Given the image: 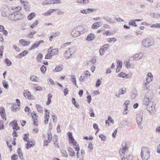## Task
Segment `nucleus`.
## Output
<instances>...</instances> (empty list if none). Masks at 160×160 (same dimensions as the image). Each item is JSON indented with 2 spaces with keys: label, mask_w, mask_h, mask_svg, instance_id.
<instances>
[{
  "label": "nucleus",
  "mask_w": 160,
  "mask_h": 160,
  "mask_svg": "<svg viewBox=\"0 0 160 160\" xmlns=\"http://www.w3.org/2000/svg\"><path fill=\"white\" fill-rule=\"evenodd\" d=\"M102 82L99 79H98L96 82V83L95 85V87H99L101 84Z\"/></svg>",
  "instance_id": "nucleus-50"
},
{
  "label": "nucleus",
  "mask_w": 160,
  "mask_h": 160,
  "mask_svg": "<svg viewBox=\"0 0 160 160\" xmlns=\"http://www.w3.org/2000/svg\"><path fill=\"white\" fill-rule=\"evenodd\" d=\"M36 106L38 111L39 112H41L42 111V108L41 106L39 104H37Z\"/></svg>",
  "instance_id": "nucleus-63"
},
{
  "label": "nucleus",
  "mask_w": 160,
  "mask_h": 160,
  "mask_svg": "<svg viewBox=\"0 0 160 160\" xmlns=\"http://www.w3.org/2000/svg\"><path fill=\"white\" fill-rule=\"evenodd\" d=\"M148 83L147 82L144 83L143 88L144 89L147 90L148 89L149 87Z\"/></svg>",
  "instance_id": "nucleus-60"
},
{
  "label": "nucleus",
  "mask_w": 160,
  "mask_h": 160,
  "mask_svg": "<svg viewBox=\"0 0 160 160\" xmlns=\"http://www.w3.org/2000/svg\"><path fill=\"white\" fill-rule=\"evenodd\" d=\"M0 114L2 118L5 121H6L7 119L6 118L5 109L2 107L0 108Z\"/></svg>",
  "instance_id": "nucleus-8"
},
{
  "label": "nucleus",
  "mask_w": 160,
  "mask_h": 160,
  "mask_svg": "<svg viewBox=\"0 0 160 160\" xmlns=\"http://www.w3.org/2000/svg\"><path fill=\"white\" fill-rule=\"evenodd\" d=\"M18 156L15 154H14L12 156L11 158L12 160H16L18 159Z\"/></svg>",
  "instance_id": "nucleus-64"
},
{
  "label": "nucleus",
  "mask_w": 160,
  "mask_h": 160,
  "mask_svg": "<svg viewBox=\"0 0 160 160\" xmlns=\"http://www.w3.org/2000/svg\"><path fill=\"white\" fill-rule=\"evenodd\" d=\"M135 22V20H131L128 23V25L130 26L137 27V25L136 24Z\"/></svg>",
  "instance_id": "nucleus-39"
},
{
  "label": "nucleus",
  "mask_w": 160,
  "mask_h": 160,
  "mask_svg": "<svg viewBox=\"0 0 160 160\" xmlns=\"http://www.w3.org/2000/svg\"><path fill=\"white\" fill-rule=\"evenodd\" d=\"M32 114L33 121H35L37 120L38 117L36 113V112H34L32 113Z\"/></svg>",
  "instance_id": "nucleus-34"
},
{
  "label": "nucleus",
  "mask_w": 160,
  "mask_h": 160,
  "mask_svg": "<svg viewBox=\"0 0 160 160\" xmlns=\"http://www.w3.org/2000/svg\"><path fill=\"white\" fill-rule=\"evenodd\" d=\"M5 62L8 66H10L12 65V62L10 60L7 58L5 60Z\"/></svg>",
  "instance_id": "nucleus-38"
},
{
  "label": "nucleus",
  "mask_w": 160,
  "mask_h": 160,
  "mask_svg": "<svg viewBox=\"0 0 160 160\" xmlns=\"http://www.w3.org/2000/svg\"><path fill=\"white\" fill-rule=\"evenodd\" d=\"M52 55H54L58 54L59 52L58 49L54 48L52 50L51 52H50Z\"/></svg>",
  "instance_id": "nucleus-30"
},
{
  "label": "nucleus",
  "mask_w": 160,
  "mask_h": 160,
  "mask_svg": "<svg viewBox=\"0 0 160 160\" xmlns=\"http://www.w3.org/2000/svg\"><path fill=\"white\" fill-rule=\"evenodd\" d=\"M137 122L138 125H140L142 123V115L137 114L136 116Z\"/></svg>",
  "instance_id": "nucleus-13"
},
{
  "label": "nucleus",
  "mask_w": 160,
  "mask_h": 160,
  "mask_svg": "<svg viewBox=\"0 0 160 160\" xmlns=\"http://www.w3.org/2000/svg\"><path fill=\"white\" fill-rule=\"evenodd\" d=\"M88 31V28L85 27H83L82 26L81 29V34L84 33Z\"/></svg>",
  "instance_id": "nucleus-52"
},
{
  "label": "nucleus",
  "mask_w": 160,
  "mask_h": 160,
  "mask_svg": "<svg viewBox=\"0 0 160 160\" xmlns=\"http://www.w3.org/2000/svg\"><path fill=\"white\" fill-rule=\"evenodd\" d=\"M109 47V45L108 44H106L102 46L100 50L99 53L101 55H102L104 53L105 51Z\"/></svg>",
  "instance_id": "nucleus-9"
},
{
  "label": "nucleus",
  "mask_w": 160,
  "mask_h": 160,
  "mask_svg": "<svg viewBox=\"0 0 160 160\" xmlns=\"http://www.w3.org/2000/svg\"><path fill=\"white\" fill-rule=\"evenodd\" d=\"M95 38V35L93 34L90 33L88 35L86 40L88 41H91L93 40Z\"/></svg>",
  "instance_id": "nucleus-21"
},
{
  "label": "nucleus",
  "mask_w": 160,
  "mask_h": 160,
  "mask_svg": "<svg viewBox=\"0 0 160 160\" xmlns=\"http://www.w3.org/2000/svg\"><path fill=\"white\" fill-rule=\"evenodd\" d=\"M142 44L144 47L149 48L154 44L153 40L148 38H146L142 40Z\"/></svg>",
  "instance_id": "nucleus-6"
},
{
  "label": "nucleus",
  "mask_w": 160,
  "mask_h": 160,
  "mask_svg": "<svg viewBox=\"0 0 160 160\" xmlns=\"http://www.w3.org/2000/svg\"><path fill=\"white\" fill-rule=\"evenodd\" d=\"M61 3L60 0H50V3L51 4H59Z\"/></svg>",
  "instance_id": "nucleus-33"
},
{
  "label": "nucleus",
  "mask_w": 160,
  "mask_h": 160,
  "mask_svg": "<svg viewBox=\"0 0 160 160\" xmlns=\"http://www.w3.org/2000/svg\"><path fill=\"white\" fill-rule=\"evenodd\" d=\"M126 92V89L125 88H122L119 90L118 93H116L115 95L117 97H119L120 95L124 94Z\"/></svg>",
  "instance_id": "nucleus-16"
},
{
  "label": "nucleus",
  "mask_w": 160,
  "mask_h": 160,
  "mask_svg": "<svg viewBox=\"0 0 160 160\" xmlns=\"http://www.w3.org/2000/svg\"><path fill=\"white\" fill-rule=\"evenodd\" d=\"M48 83L49 84L54 85L55 84L54 82L51 78H49L48 79Z\"/></svg>",
  "instance_id": "nucleus-54"
},
{
  "label": "nucleus",
  "mask_w": 160,
  "mask_h": 160,
  "mask_svg": "<svg viewBox=\"0 0 160 160\" xmlns=\"http://www.w3.org/2000/svg\"><path fill=\"white\" fill-rule=\"evenodd\" d=\"M103 18L105 20L107 21L110 23H114L112 19L109 17H103Z\"/></svg>",
  "instance_id": "nucleus-32"
},
{
  "label": "nucleus",
  "mask_w": 160,
  "mask_h": 160,
  "mask_svg": "<svg viewBox=\"0 0 160 160\" xmlns=\"http://www.w3.org/2000/svg\"><path fill=\"white\" fill-rule=\"evenodd\" d=\"M30 80L33 82H37L38 81V77L34 75H32L31 76Z\"/></svg>",
  "instance_id": "nucleus-29"
},
{
  "label": "nucleus",
  "mask_w": 160,
  "mask_h": 160,
  "mask_svg": "<svg viewBox=\"0 0 160 160\" xmlns=\"http://www.w3.org/2000/svg\"><path fill=\"white\" fill-rule=\"evenodd\" d=\"M99 137L101 138L102 140L105 141L106 139V137L103 134H101L99 135Z\"/></svg>",
  "instance_id": "nucleus-62"
},
{
  "label": "nucleus",
  "mask_w": 160,
  "mask_h": 160,
  "mask_svg": "<svg viewBox=\"0 0 160 160\" xmlns=\"http://www.w3.org/2000/svg\"><path fill=\"white\" fill-rule=\"evenodd\" d=\"M2 84L3 87L6 89H7L8 88V82L5 81H4L2 82Z\"/></svg>",
  "instance_id": "nucleus-46"
},
{
  "label": "nucleus",
  "mask_w": 160,
  "mask_h": 160,
  "mask_svg": "<svg viewBox=\"0 0 160 160\" xmlns=\"http://www.w3.org/2000/svg\"><path fill=\"white\" fill-rule=\"evenodd\" d=\"M69 142L70 143H72V144L74 146V147H77V146H79L78 144H77V142L76 141L74 138H73L72 140H71Z\"/></svg>",
  "instance_id": "nucleus-36"
},
{
  "label": "nucleus",
  "mask_w": 160,
  "mask_h": 160,
  "mask_svg": "<svg viewBox=\"0 0 160 160\" xmlns=\"http://www.w3.org/2000/svg\"><path fill=\"white\" fill-rule=\"evenodd\" d=\"M23 94L26 99L30 100L34 99V97L31 95V92L29 91H27L25 92Z\"/></svg>",
  "instance_id": "nucleus-11"
},
{
  "label": "nucleus",
  "mask_w": 160,
  "mask_h": 160,
  "mask_svg": "<svg viewBox=\"0 0 160 160\" xmlns=\"http://www.w3.org/2000/svg\"><path fill=\"white\" fill-rule=\"evenodd\" d=\"M40 69L42 73H44L46 70V67L44 65H42L40 68Z\"/></svg>",
  "instance_id": "nucleus-56"
},
{
  "label": "nucleus",
  "mask_w": 160,
  "mask_h": 160,
  "mask_svg": "<svg viewBox=\"0 0 160 160\" xmlns=\"http://www.w3.org/2000/svg\"><path fill=\"white\" fill-rule=\"evenodd\" d=\"M39 46V44L38 42H37L36 43L33 44L31 48L29 49V50H31L33 49L36 48L38 47Z\"/></svg>",
  "instance_id": "nucleus-35"
},
{
  "label": "nucleus",
  "mask_w": 160,
  "mask_h": 160,
  "mask_svg": "<svg viewBox=\"0 0 160 160\" xmlns=\"http://www.w3.org/2000/svg\"><path fill=\"white\" fill-rule=\"evenodd\" d=\"M11 124L14 131L17 130L20 128L19 127H18V125L16 120H14L12 122H11L10 123L9 125H10Z\"/></svg>",
  "instance_id": "nucleus-10"
},
{
  "label": "nucleus",
  "mask_w": 160,
  "mask_h": 160,
  "mask_svg": "<svg viewBox=\"0 0 160 160\" xmlns=\"http://www.w3.org/2000/svg\"><path fill=\"white\" fill-rule=\"evenodd\" d=\"M49 116L48 114L46 113L45 116V121L44 123L45 124H47L49 119Z\"/></svg>",
  "instance_id": "nucleus-42"
},
{
  "label": "nucleus",
  "mask_w": 160,
  "mask_h": 160,
  "mask_svg": "<svg viewBox=\"0 0 160 160\" xmlns=\"http://www.w3.org/2000/svg\"><path fill=\"white\" fill-rule=\"evenodd\" d=\"M150 152L148 147H143L141 149V157L142 160H148L150 157Z\"/></svg>",
  "instance_id": "nucleus-3"
},
{
  "label": "nucleus",
  "mask_w": 160,
  "mask_h": 160,
  "mask_svg": "<svg viewBox=\"0 0 160 160\" xmlns=\"http://www.w3.org/2000/svg\"><path fill=\"white\" fill-rule=\"evenodd\" d=\"M75 149L77 151V158H78L79 157V151L80 149V148L79 146H77V147H74Z\"/></svg>",
  "instance_id": "nucleus-37"
},
{
  "label": "nucleus",
  "mask_w": 160,
  "mask_h": 160,
  "mask_svg": "<svg viewBox=\"0 0 160 160\" xmlns=\"http://www.w3.org/2000/svg\"><path fill=\"white\" fill-rule=\"evenodd\" d=\"M52 139V134L51 132H48V141L50 142Z\"/></svg>",
  "instance_id": "nucleus-51"
},
{
  "label": "nucleus",
  "mask_w": 160,
  "mask_h": 160,
  "mask_svg": "<svg viewBox=\"0 0 160 160\" xmlns=\"http://www.w3.org/2000/svg\"><path fill=\"white\" fill-rule=\"evenodd\" d=\"M71 36L74 38H76L79 36L80 33H79L75 28L73 29L71 32Z\"/></svg>",
  "instance_id": "nucleus-12"
},
{
  "label": "nucleus",
  "mask_w": 160,
  "mask_h": 160,
  "mask_svg": "<svg viewBox=\"0 0 160 160\" xmlns=\"http://www.w3.org/2000/svg\"><path fill=\"white\" fill-rule=\"evenodd\" d=\"M153 79V76L151 72H149L147 75V77L146 79V82H151Z\"/></svg>",
  "instance_id": "nucleus-17"
},
{
  "label": "nucleus",
  "mask_w": 160,
  "mask_h": 160,
  "mask_svg": "<svg viewBox=\"0 0 160 160\" xmlns=\"http://www.w3.org/2000/svg\"><path fill=\"white\" fill-rule=\"evenodd\" d=\"M62 153L63 157L65 158H68V154L66 151H62Z\"/></svg>",
  "instance_id": "nucleus-58"
},
{
  "label": "nucleus",
  "mask_w": 160,
  "mask_h": 160,
  "mask_svg": "<svg viewBox=\"0 0 160 160\" xmlns=\"http://www.w3.org/2000/svg\"><path fill=\"white\" fill-rule=\"evenodd\" d=\"M71 42H66L65 43H63V44H62L60 47V48H62L65 47H66L67 46H68V45H69L71 44Z\"/></svg>",
  "instance_id": "nucleus-47"
},
{
  "label": "nucleus",
  "mask_w": 160,
  "mask_h": 160,
  "mask_svg": "<svg viewBox=\"0 0 160 160\" xmlns=\"http://www.w3.org/2000/svg\"><path fill=\"white\" fill-rule=\"evenodd\" d=\"M24 15L19 12H11L8 16L9 20L12 22H15L22 20Z\"/></svg>",
  "instance_id": "nucleus-2"
},
{
  "label": "nucleus",
  "mask_w": 160,
  "mask_h": 160,
  "mask_svg": "<svg viewBox=\"0 0 160 160\" xmlns=\"http://www.w3.org/2000/svg\"><path fill=\"white\" fill-rule=\"evenodd\" d=\"M22 7L20 6H18L16 7H14L11 8L12 10H13L14 12H19L22 9Z\"/></svg>",
  "instance_id": "nucleus-28"
},
{
  "label": "nucleus",
  "mask_w": 160,
  "mask_h": 160,
  "mask_svg": "<svg viewBox=\"0 0 160 160\" xmlns=\"http://www.w3.org/2000/svg\"><path fill=\"white\" fill-rule=\"evenodd\" d=\"M76 52V48L74 47H72L66 50L64 53V57L66 59H68L71 58L72 55Z\"/></svg>",
  "instance_id": "nucleus-5"
},
{
  "label": "nucleus",
  "mask_w": 160,
  "mask_h": 160,
  "mask_svg": "<svg viewBox=\"0 0 160 160\" xmlns=\"http://www.w3.org/2000/svg\"><path fill=\"white\" fill-rule=\"evenodd\" d=\"M122 147L120 148L119 153L121 155L122 160H131L132 158V155L128 153V150L127 146L125 145H122Z\"/></svg>",
  "instance_id": "nucleus-1"
},
{
  "label": "nucleus",
  "mask_w": 160,
  "mask_h": 160,
  "mask_svg": "<svg viewBox=\"0 0 160 160\" xmlns=\"http://www.w3.org/2000/svg\"><path fill=\"white\" fill-rule=\"evenodd\" d=\"M21 4H23L24 9L27 11H29L30 10L29 7L27 2H22Z\"/></svg>",
  "instance_id": "nucleus-24"
},
{
  "label": "nucleus",
  "mask_w": 160,
  "mask_h": 160,
  "mask_svg": "<svg viewBox=\"0 0 160 160\" xmlns=\"http://www.w3.org/2000/svg\"><path fill=\"white\" fill-rule=\"evenodd\" d=\"M38 21L37 20L35 22H34L32 25H31L30 27L32 28H34L36 26L38 25Z\"/></svg>",
  "instance_id": "nucleus-61"
},
{
  "label": "nucleus",
  "mask_w": 160,
  "mask_h": 160,
  "mask_svg": "<svg viewBox=\"0 0 160 160\" xmlns=\"http://www.w3.org/2000/svg\"><path fill=\"white\" fill-rule=\"evenodd\" d=\"M36 13L34 12H32L29 14L27 18L28 20H31L33 18L36 16Z\"/></svg>",
  "instance_id": "nucleus-26"
},
{
  "label": "nucleus",
  "mask_w": 160,
  "mask_h": 160,
  "mask_svg": "<svg viewBox=\"0 0 160 160\" xmlns=\"http://www.w3.org/2000/svg\"><path fill=\"white\" fill-rule=\"evenodd\" d=\"M62 69V68L60 66H57L53 70L54 72H59L61 71Z\"/></svg>",
  "instance_id": "nucleus-45"
},
{
  "label": "nucleus",
  "mask_w": 160,
  "mask_h": 160,
  "mask_svg": "<svg viewBox=\"0 0 160 160\" xmlns=\"http://www.w3.org/2000/svg\"><path fill=\"white\" fill-rule=\"evenodd\" d=\"M19 109V107L18 106L14 105L12 107L11 109L14 112H16V110Z\"/></svg>",
  "instance_id": "nucleus-44"
},
{
  "label": "nucleus",
  "mask_w": 160,
  "mask_h": 160,
  "mask_svg": "<svg viewBox=\"0 0 160 160\" xmlns=\"http://www.w3.org/2000/svg\"><path fill=\"white\" fill-rule=\"evenodd\" d=\"M143 53L142 52H139L138 53L134 55L133 59L135 60H138L141 59L143 56Z\"/></svg>",
  "instance_id": "nucleus-15"
},
{
  "label": "nucleus",
  "mask_w": 160,
  "mask_h": 160,
  "mask_svg": "<svg viewBox=\"0 0 160 160\" xmlns=\"http://www.w3.org/2000/svg\"><path fill=\"white\" fill-rule=\"evenodd\" d=\"M52 58V55L51 53L48 51V53L46 55L45 58L46 59H51Z\"/></svg>",
  "instance_id": "nucleus-41"
},
{
  "label": "nucleus",
  "mask_w": 160,
  "mask_h": 160,
  "mask_svg": "<svg viewBox=\"0 0 160 160\" xmlns=\"http://www.w3.org/2000/svg\"><path fill=\"white\" fill-rule=\"evenodd\" d=\"M20 43L23 47H26L28 46L30 44L31 42L29 41H25L24 39H21L19 41Z\"/></svg>",
  "instance_id": "nucleus-14"
},
{
  "label": "nucleus",
  "mask_w": 160,
  "mask_h": 160,
  "mask_svg": "<svg viewBox=\"0 0 160 160\" xmlns=\"http://www.w3.org/2000/svg\"><path fill=\"white\" fill-rule=\"evenodd\" d=\"M129 103V101H126L123 105V108H128V106Z\"/></svg>",
  "instance_id": "nucleus-53"
},
{
  "label": "nucleus",
  "mask_w": 160,
  "mask_h": 160,
  "mask_svg": "<svg viewBox=\"0 0 160 160\" xmlns=\"http://www.w3.org/2000/svg\"><path fill=\"white\" fill-rule=\"evenodd\" d=\"M17 153L21 159V160H23V157L22 153L21 152V150L20 148H19L18 149Z\"/></svg>",
  "instance_id": "nucleus-25"
},
{
  "label": "nucleus",
  "mask_w": 160,
  "mask_h": 160,
  "mask_svg": "<svg viewBox=\"0 0 160 160\" xmlns=\"http://www.w3.org/2000/svg\"><path fill=\"white\" fill-rule=\"evenodd\" d=\"M137 95V93L136 91L134 90L132 92L131 94V97L132 99H134L136 96Z\"/></svg>",
  "instance_id": "nucleus-49"
},
{
  "label": "nucleus",
  "mask_w": 160,
  "mask_h": 160,
  "mask_svg": "<svg viewBox=\"0 0 160 160\" xmlns=\"http://www.w3.org/2000/svg\"><path fill=\"white\" fill-rule=\"evenodd\" d=\"M118 76L122 78H130L129 75L122 72L119 73L118 74Z\"/></svg>",
  "instance_id": "nucleus-22"
},
{
  "label": "nucleus",
  "mask_w": 160,
  "mask_h": 160,
  "mask_svg": "<svg viewBox=\"0 0 160 160\" xmlns=\"http://www.w3.org/2000/svg\"><path fill=\"white\" fill-rule=\"evenodd\" d=\"M29 134L28 133H26L24 135V137H23V140L26 141H27L29 139L28 136H29Z\"/></svg>",
  "instance_id": "nucleus-55"
},
{
  "label": "nucleus",
  "mask_w": 160,
  "mask_h": 160,
  "mask_svg": "<svg viewBox=\"0 0 160 160\" xmlns=\"http://www.w3.org/2000/svg\"><path fill=\"white\" fill-rule=\"evenodd\" d=\"M82 26L79 25L74 28L79 33H80V34H81V29Z\"/></svg>",
  "instance_id": "nucleus-43"
},
{
  "label": "nucleus",
  "mask_w": 160,
  "mask_h": 160,
  "mask_svg": "<svg viewBox=\"0 0 160 160\" xmlns=\"http://www.w3.org/2000/svg\"><path fill=\"white\" fill-rule=\"evenodd\" d=\"M59 33L58 32H56L52 35L51 36L49 40L51 42L52 41V39L54 38H55L57 36H58L59 35Z\"/></svg>",
  "instance_id": "nucleus-40"
},
{
  "label": "nucleus",
  "mask_w": 160,
  "mask_h": 160,
  "mask_svg": "<svg viewBox=\"0 0 160 160\" xmlns=\"http://www.w3.org/2000/svg\"><path fill=\"white\" fill-rule=\"evenodd\" d=\"M1 15L3 17H7L8 18V16L11 12L10 10L8 7L6 5H2L0 9Z\"/></svg>",
  "instance_id": "nucleus-4"
},
{
  "label": "nucleus",
  "mask_w": 160,
  "mask_h": 160,
  "mask_svg": "<svg viewBox=\"0 0 160 160\" xmlns=\"http://www.w3.org/2000/svg\"><path fill=\"white\" fill-rule=\"evenodd\" d=\"M43 57V55L42 53H39L38 54L37 57V61L38 62H41V59Z\"/></svg>",
  "instance_id": "nucleus-31"
},
{
  "label": "nucleus",
  "mask_w": 160,
  "mask_h": 160,
  "mask_svg": "<svg viewBox=\"0 0 160 160\" xmlns=\"http://www.w3.org/2000/svg\"><path fill=\"white\" fill-rule=\"evenodd\" d=\"M28 52L27 51L25 50L23 51L22 53L16 56L17 58H22V57L25 56L28 54Z\"/></svg>",
  "instance_id": "nucleus-20"
},
{
  "label": "nucleus",
  "mask_w": 160,
  "mask_h": 160,
  "mask_svg": "<svg viewBox=\"0 0 160 160\" xmlns=\"http://www.w3.org/2000/svg\"><path fill=\"white\" fill-rule=\"evenodd\" d=\"M143 104L145 105H147V108L149 111H152L155 109V105L153 102L150 101H145L143 102Z\"/></svg>",
  "instance_id": "nucleus-7"
},
{
  "label": "nucleus",
  "mask_w": 160,
  "mask_h": 160,
  "mask_svg": "<svg viewBox=\"0 0 160 160\" xmlns=\"http://www.w3.org/2000/svg\"><path fill=\"white\" fill-rule=\"evenodd\" d=\"M27 142H28L26 144V147L27 149H29L31 148V147L33 146L35 142L31 141L29 140H28Z\"/></svg>",
  "instance_id": "nucleus-19"
},
{
  "label": "nucleus",
  "mask_w": 160,
  "mask_h": 160,
  "mask_svg": "<svg viewBox=\"0 0 160 160\" xmlns=\"http://www.w3.org/2000/svg\"><path fill=\"white\" fill-rule=\"evenodd\" d=\"M54 11V9H50L48 11L46 12H44L43 13L42 15L45 16H49Z\"/></svg>",
  "instance_id": "nucleus-23"
},
{
  "label": "nucleus",
  "mask_w": 160,
  "mask_h": 160,
  "mask_svg": "<svg viewBox=\"0 0 160 160\" xmlns=\"http://www.w3.org/2000/svg\"><path fill=\"white\" fill-rule=\"evenodd\" d=\"M68 136L69 141L71 140H72L73 138H74L72 136V133L71 132H68Z\"/></svg>",
  "instance_id": "nucleus-59"
},
{
  "label": "nucleus",
  "mask_w": 160,
  "mask_h": 160,
  "mask_svg": "<svg viewBox=\"0 0 160 160\" xmlns=\"http://www.w3.org/2000/svg\"><path fill=\"white\" fill-rule=\"evenodd\" d=\"M4 129V123L2 120L0 121V129L3 130Z\"/></svg>",
  "instance_id": "nucleus-57"
},
{
  "label": "nucleus",
  "mask_w": 160,
  "mask_h": 160,
  "mask_svg": "<svg viewBox=\"0 0 160 160\" xmlns=\"http://www.w3.org/2000/svg\"><path fill=\"white\" fill-rule=\"evenodd\" d=\"M152 17L154 18H158L160 17V15L158 13H152L151 14Z\"/></svg>",
  "instance_id": "nucleus-48"
},
{
  "label": "nucleus",
  "mask_w": 160,
  "mask_h": 160,
  "mask_svg": "<svg viewBox=\"0 0 160 160\" xmlns=\"http://www.w3.org/2000/svg\"><path fill=\"white\" fill-rule=\"evenodd\" d=\"M68 152L69 153V155L72 157H74L75 156V154L73 149L71 148H69L68 149Z\"/></svg>",
  "instance_id": "nucleus-18"
},
{
  "label": "nucleus",
  "mask_w": 160,
  "mask_h": 160,
  "mask_svg": "<svg viewBox=\"0 0 160 160\" xmlns=\"http://www.w3.org/2000/svg\"><path fill=\"white\" fill-rule=\"evenodd\" d=\"M71 81L75 86H77L76 84V80L75 77L74 75H72L70 79Z\"/></svg>",
  "instance_id": "nucleus-27"
}]
</instances>
